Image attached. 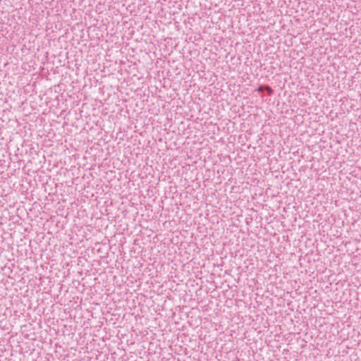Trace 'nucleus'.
<instances>
[{
    "instance_id": "obj_1",
    "label": "nucleus",
    "mask_w": 361,
    "mask_h": 361,
    "mask_svg": "<svg viewBox=\"0 0 361 361\" xmlns=\"http://www.w3.org/2000/svg\"><path fill=\"white\" fill-rule=\"evenodd\" d=\"M264 90H266L269 95H271L273 93V90L269 86H264Z\"/></svg>"
},
{
    "instance_id": "obj_2",
    "label": "nucleus",
    "mask_w": 361,
    "mask_h": 361,
    "mask_svg": "<svg viewBox=\"0 0 361 361\" xmlns=\"http://www.w3.org/2000/svg\"><path fill=\"white\" fill-rule=\"evenodd\" d=\"M263 90H264V87L260 86L259 87H258V89L257 90V92H261L263 91Z\"/></svg>"
}]
</instances>
